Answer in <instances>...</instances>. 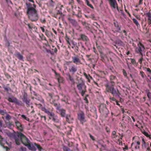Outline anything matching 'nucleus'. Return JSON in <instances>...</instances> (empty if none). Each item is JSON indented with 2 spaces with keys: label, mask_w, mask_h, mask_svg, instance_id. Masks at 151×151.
<instances>
[{
  "label": "nucleus",
  "mask_w": 151,
  "mask_h": 151,
  "mask_svg": "<svg viewBox=\"0 0 151 151\" xmlns=\"http://www.w3.org/2000/svg\"><path fill=\"white\" fill-rule=\"evenodd\" d=\"M27 8L26 14L32 22L36 21L38 19V16L37 11L36 9V6L35 4L32 5L29 2L26 3Z\"/></svg>",
  "instance_id": "nucleus-1"
},
{
  "label": "nucleus",
  "mask_w": 151,
  "mask_h": 151,
  "mask_svg": "<svg viewBox=\"0 0 151 151\" xmlns=\"http://www.w3.org/2000/svg\"><path fill=\"white\" fill-rule=\"evenodd\" d=\"M71 62L67 61L66 64L68 66V69L69 73L66 74V76L68 77V79L70 81L72 84L75 83V81L73 76L78 70L77 66L73 64H70Z\"/></svg>",
  "instance_id": "nucleus-2"
},
{
  "label": "nucleus",
  "mask_w": 151,
  "mask_h": 151,
  "mask_svg": "<svg viewBox=\"0 0 151 151\" xmlns=\"http://www.w3.org/2000/svg\"><path fill=\"white\" fill-rule=\"evenodd\" d=\"M14 138L16 144L18 145L20 144L21 141L23 145L27 147L30 143V142L29 139L21 133L15 134Z\"/></svg>",
  "instance_id": "nucleus-3"
},
{
  "label": "nucleus",
  "mask_w": 151,
  "mask_h": 151,
  "mask_svg": "<svg viewBox=\"0 0 151 151\" xmlns=\"http://www.w3.org/2000/svg\"><path fill=\"white\" fill-rule=\"evenodd\" d=\"M115 83L113 81L106 84L105 86L106 87V91L109 93H111L113 95H117L119 96L120 93L117 90L116 91L114 88Z\"/></svg>",
  "instance_id": "nucleus-4"
},
{
  "label": "nucleus",
  "mask_w": 151,
  "mask_h": 151,
  "mask_svg": "<svg viewBox=\"0 0 151 151\" xmlns=\"http://www.w3.org/2000/svg\"><path fill=\"white\" fill-rule=\"evenodd\" d=\"M145 49L144 45L139 42L135 49V52L136 53L142 55V52L144 51Z\"/></svg>",
  "instance_id": "nucleus-5"
},
{
  "label": "nucleus",
  "mask_w": 151,
  "mask_h": 151,
  "mask_svg": "<svg viewBox=\"0 0 151 151\" xmlns=\"http://www.w3.org/2000/svg\"><path fill=\"white\" fill-rule=\"evenodd\" d=\"M77 116L78 119L79 120L80 123L83 125V123L86 122L84 112L83 111H81L78 113Z\"/></svg>",
  "instance_id": "nucleus-6"
},
{
  "label": "nucleus",
  "mask_w": 151,
  "mask_h": 151,
  "mask_svg": "<svg viewBox=\"0 0 151 151\" xmlns=\"http://www.w3.org/2000/svg\"><path fill=\"white\" fill-rule=\"evenodd\" d=\"M8 100L9 102L14 103L19 106H22L23 104L22 101L19 100L14 96H12L11 97H9L8 99Z\"/></svg>",
  "instance_id": "nucleus-7"
},
{
  "label": "nucleus",
  "mask_w": 151,
  "mask_h": 151,
  "mask_svg": "<svg viewBox=\"0 0 151 151\" xmlns=\"http://www.w3.org/2000/svg\"><path fill=\"white\" fill-rule=\"evenodd\" d=\"M22 100L23 102L26 104V106L29 107L31 104L30 102V100L28 98L27 95L26 93H24L23 95Z\"/></svg>",
  "instance_id": "nucleus-8"
},
{
  "label": "nucleus",
  "mask_w": 151,
  "mask_h": 151,
  "mask_svg": "<svg viewBox=\"0 0 151 151\" xmlns=\"http://www.w3.org/2000/svg\"><path fill=\"white\" fill-rule=\"evenodd\" d=\"M111 7L118 10V6L116 0H107Z\"/></svg>",
  "instance_id": "nucleus-9"
},
{
  "label": "nucleus",
  "mask_w": 151,
  "mask_h": 151,
  "mask_svg": "<svg viewBox=\"0 0 151 151\" xmlns=\"http://www.w3.org/2000/svg\"><path fill=\"white\" fill-rule=\"evenodd\" d=\"M57 112L62 117H64L66 115V110L63 109H61V107H58L56 108Z\"/></svg>",
  "instance_id": "nucleus-10"
},
{
  "label": "nucleus",
  "mask_w": 151,
  "mask_h": 151,
  "mask_svg": "<svg viewBox=\"0 0 151 151\" xmlns=\"http://www.w3.org/2000/svg\"><path fill=\"white\" fill-rule=\"evenodd\" d=\"M64 15L63 14L61 10H56L55 11V14L53 15L52 16L55 17L56 18H58L60 19L61 17H63Z\"/></svg>",
  "instance_id": "nucleus-11"
},
{
  "label": "nucleus",
  "mask_w": 151,
  "mask_h": 151,
  "mask_svg": "<svg viewBox=\"0 0 151 151\" xmlns=\"http://www.w3.org/2000/svg\"><path fill=\"white\" fill-rule=\"evenodd\" d=\"M72 58L73 62L76 65H79L81 64V60L78 56H77L72 57Z\"/></svg>",
  "instance_id": "nucleus-12"
},
{
  "label": "nucleus",
  "mask_w": 151,
  "mask_h": 151,
  "mask_svg": "<svg viewBox=\"0 0 151 151\" xmlns=\"http://www.w3.org/2000/svg\"><path fill=\"white\" fill-rule=\"evenodd\" d=\"M80 37L78 39V40H82L85 42H87L89 40L88 37L84 34H81Z\"/></svg>",
  "instance_id": "nucleus-13"
},
{
  "label": "nucleus",
  "mask_w": 151,
  "mask_h": 151,
  "mask_svg": "<svg viewBox=\"0 0 151 151\" xmlns=\"http://www.w3.org/2000/svg\"><path fill=\"white\" fill-rule=\"evenodd\" d=\"M15 123L17 129L20 131H22L23 127L21 123L18 121H17L15 122Z\"/></svg>",
  "instance_id": "nucleus-14"
},
{
  "label": "nucleus",
  "mask_w": 151,
  "mask_h": 151,
  "mask_svg": "<svg viewBox=\"0 0 151 151\" xmlns=\"http://www.w3.org/2000/svg\"><path fill=\"white\" fill-rule=\"evenodd\" d=\"M143 69L144 70H146L148 72L147 73V77L151 79V70L150 68H148L143 67Z\"/></svg>",
  "instance_id": "nucleus-15"
},
{
  "label": "nucleus",
  "mask_w": 151,
  "mask_h": 151,
  "mask_svg": "<svg viewBox=\"0 0 151 151\" xmlns=\"http://www.w3.org/2000/svg\"><path fill=\"white\" fill-rule=\"evenodd\" d=\"M41 109L42 111H44L45 113L47 114L50 116H53L54 115V113H52L50 112L45 107H42L41 108Z\"/></svg>",
  "instance_id": "nucleus-16"
},
{
  "label": "nucleus",
  "mask_w": 151,
  "mask_h": 151,
  "mask_svg": "<svg viewBox=\"0 0 151 151\" xmlns=\"http://www.w3.org/2000/svg\"><path fill=\"white\" fill-rule=\"evenodd\" d=\"M146 16L148 17L147 23L149 25L151 24V13L149 11L146 14Z\"/></svg>",
  "instance_id": "nucleus-17"
},
{
  "label": "nucleus",
  "mask_w": 151,
  "mask_h": 151,
  "mask_svg": "<svg viewBox=\"0 0 151 151\" xmlns=\"http://www.w3.org/2000/svg\"><path fill=\"white\" fill-rule=\"evenodd\" d=\"M114 24L115 27L116 28V29L114 31V32H118L121 29L118 24L117 22H114Z\"/></svg>",
  "instance_id": "nucleus-18"
},
{
  "label": "nucleus",
  "mask_w": 151,
  "mask_h": 151,
  "mask_svg": "<svg viewBox=\"0 0 151 151\" xmlns=\"http://www.w3.org/2000/svg\"><path fill=\"white\" fill-rule=\"evenodd\" d=\"M149 146L148 143H146L145 142L144 139L143 138L142 139V148H146L147 147Z\"/></svg>",
  "instance_id": "nucleus-19"
},
{
  "label": "nucleus",
  "mask_w": 151,
  "mask_h": 151,
  "mask_svg": "<svg viewBox=\"0 0 151 151\" xmlns=\"http://www.w3.org/2000/svg\"><path fill=\"white\" fill-rule=\"evenodd\" d=\"M29 150L33 151H35L36 149L33 145H31L30 143L27 147Z\"/></svg>",
  "instance_id": "nucleus-20"
},
{
  "label": "nucleus",
  "mask_w": 151,
  "mask_h": 151,
  "mask_svg": "<svg viewBox=\"0 0 151 151\" xmlns=\"http://www.w3.org/2000/svg\"><path fill=\"white\" fill-rule=\"evenodd\" d=\"M15 56L20 60H22L23 59V56L19 52H17L15 54Z\"/></svg>",
  "instance_id": "nucleus-21"
},
{
  "label": "nucleus",
  "mask_w": 151,
  "mask_h": 151,
  "mask_svg": "<svg viewBox=\"0 0 151 151\" xmlns=\"http://www.w3.org/2000/svg\"><path fill=\"white\" fill-rule=\"evenodd\" d=\"M79 92L81 93V95L82 96H83L85 93L86 91V86H85V88L83 89L81 88V90H79Z\"/></svg>",
  "instance_id": "nucleus-22"
},
{
  "label": "nucleus",
  "mask_w": 151,
  "mask_h": 151,
  "mask_svg": "<svg viewBox=\"0 0 151 151\" xmlns=\"http://www.w3.org/2000/svg\"><path fill=\"white\" fill-rule=\"evenodd\" d=\"M145 92L147 93V96L149 99H151V93L150 92L149 89H146L145 90Z\"/></svg>",
  "instance_id": "nucleus-23"
},
{
  "label": "nucleus",
  "mask_w": 151,
  "mask_h": 151,
  "mask_svg": "<svg viewBox=\"0 0 151 151\" xmlns=\"http://www.w3.org/2000/svg\"><path fill=\"white\" fill-rule=\"evenodd\" d=\"M117 135L116 134V132L115 131H113L112 132L111 137L112 139H114L117 137Z\"/></svg>",
  "instance_id": "nucleus-24"
},
{
  "label": "nucleus",
  "mask_w": 151,
  "mask_h": 151,
  "mask_svg": "<svg viewBox=\"0 0 151 151\" xmlns=\"http://www.w3.org/2000/svg\"><path fill=\"white\" fill-rule=\"evenodd\" d=\"M68 20L71 23H72L73 25L76 24V22L75 20L72 19L70 18H68Z\"/></svg>",
  "instance_id": "nucleus-25"
},
{
  "label": "nucleus",
  "mask_w": 151,
  "mask_h": 151,
  "mask_svg": "<svg viewBox=\"0 0 151 151\" xmlns=\"http://www.w3.org/2000/svg\"><path fill=\"white\" fill-rule=\"evenodd\" d=\"M84 83H81L78 84L77 86V88L79 90H81V88H82L83 87L84 85Z\"/></svg>",
  "instance_id": "nucleus-26"
},
{
  "label": "nucleus",
  "mask_w": 151,
  "mask_h": 151,
  "mask_svg": "<svg viewBox=\"0 0 151 151\" xmlns=\"http://www.w3.org/2000/svg\"><path fill=\"white\" fill-rule=\"evenodd\" d=\"M99 110L100 112L103 114H105L106 113L105 112L107 110L106 108L105 107H104L103 109L100 108Z\"/></svg>",
  "instance_id": "nucleus-27"
},
{
  "label": "nucleus",
  "mask_w": 151,
  "mask_h": 151,
  "mask_svg": "<svg viewBox=\"0 0 151 151\" xmlns=\"http://www.w3.org/2000/svg\"><path fill=\"white\" fill-rule=\"evenodd\" d=\"M5 119L6 120L9 121L12 118V116L8 114H6L5 116Z\"/></svg>",
  "instance_id": "nucleus-28"
},
{
  "label": "nucleus",
  "mask_w": 151,
  "mask_h": 151,
  "mask_svg": "<svg viewBox=\"0 0 151 151\" xmlns=\"http://www.w3.org/2000/svg\"><path fill=\"white\" fill-rule=\"evenodd\" d=\"M34 145L37 147L39 151H41V150L42 149V147L39 144L34 143Z\"/></svg>",
  "instance_id": "nucleus-29"
},
{
  "label": "nucleus",
  "mask_w": 151,
  "mask_h": 151,
  "mask_svg": "<svg viewBox=\"0 0 151 151\" xmlns=\"http://www.w3.org/2000/svg\"><path fill=\"white\" fill-rule=\"evenodd\" d=\"M130 60L131 63L134 66L137 65V63L135 60L134 59L130 58Z\"/></svg>",
  "instance_id": "nucleus-30"
},
{
  "label": "nucleus",
  "mask_w": 151,
  "mask_h": 151,
  "mask_svg": "<svg viewBox=\"0 0 151 151\" xmlns=\"http://www.w3.org/2000/svg\"><path fill=\"white\" fill-rule=\"evenodd\" d=\"M139 73L142 78H144L147 77L145 73L143 71H140Z\"/></svg>",
  "instance_id": "nucleus-31"
},
{
  "label": "nucleus",
  "mask_w": 151,
  "mask_h": 151,
  "mask_svg": "<svg viewBox=\"0 0 151 151\" xmlns=\"http://www.w3.org/2000/svg\"><path fill=\"white\" fill-rule=\"evenodd\" d=\"M85 0L86 1V4L88 6H89V7H90V8H91L92 9H93L94 7H93V5L92 4H90L89 2L88 1V0Z\"/></svg>",
  "instance_id": "nucleus-32"
},
{
  "label": "nucleus",
  "mask_w": 151,
  "mask_h": 151,
  "mask_svg": "<svg viewBox=\"0 0 151 151\" xmlns=\"http://www.w3.org/2000/svg\"><path fill=\"white\" fill-rule=\"evenodd\" d=\"M54 73L56 75V77H57V79L58 80V82H59L60 78H62L60 77V74L57 73L55 71Z\"/></svg>",
  "instance_id": "nucleus-33"
},
{
  "label": "nucleus",
  "mask_w": 151,
  "mask_h": 151,
  "mask_svg": "<svg viewBox=\"0 0 151 151\" xmlns=\"http://www.w3.org/2000/svg\"><path fill=\"white\" fill-rule=\"evenodd\" d=\"M0 114L2 115H4L7 114V112L5 110L0 109Z\"/></svg>",
  "instance_id": "nucleus-34"
},
{
  "label": "nucleus",
  "mask_w": 151,
  "mask_h": 151,
  "mask_svg": "<svg viewBox=\"0 0 151 151\" xmlns=\"http://www.w3.org/2000/svg\"><path fill=\"white\" fill-rule=\"evenodd\" d=\"M132 21L133 22L136 24V25L138 27V26H139V24L138 22V21L137 20H136L135 19H132Z\"/></svg>",
  "instance_id": "nucleus-35"
},
{
  "label": "nucleus",
  "mask_w": 151,
  "mask_h": 151,
  "mask_svg": "<svg viewBox=\"0 0 151 151\" xmlns=\"http://www.w3.org/2000/svg\"><path fill=\"white\" fill-rule=\"evenodd\" d=\"M63 151H73L69 148L66 146H64L63 148Z\"/></svg>",
  "instance_id": "nucleus-36"
},
{
  "label": "nucleus",
  "mask_w": 151,
  "mask_h": 151,
  "mask_svg": "<svg viewBox=\"0 0 151 151\" xmlns=\"http://www.w3.org/2000/svg\"><path fill=\"white\" fill-rule=\"evenodd\" d=\"M83 75L84 76H85L86 78L87 79L88 78H90L91 79H92L93 78L91 76L89 75H87V74L85 72H84L83 73Z\"/></svg>",
  "instance_id": "nucleus-37"
},
{
  "label": "nucleus",
  "mask_w": 151,
  "mask_h": 151,
  "mask_svg": "<svg viewBox=\"0 0 151 151\" xmlns=\"http://www.w3.org/2000/svg\"><path fill=\"white\" fill-rule=\"evenodd\" d=\"M26 24L27 25L29 28V29L31 30H32L33 27V24L32 23L29 24L28 23L27 24Z\"/></svg>",
  "instance_id": "nucleus-38"
},
{
  "label": "nucleus",
  "mask_w": 151,
  "mask_h": 151,
  "mask_svg": "<svg viewBox=\"0 0 151 151\" xmlns=\"http://www.w3.org/2000/svg\"><path fill=\"white\" fill-rule=\"evenodd\" d=\"M72 48H74L75 50V52H78V49H79V47H78V45H77L76 46H72Z\"/></svg>",
  "instance_id": "nucleus-39"
},
{
  "label": "nucleus",
  "mask_w": 151,
  "mask_h": 151,
  "mask_svg": "<svg viewBox=\"0 0 151 151\" xmlns=\"http://www.w3.org/2000/svg\"><path fill=\"white\" fill-rule=\"evenodd\" d=\"M21 117L22 118H23L24 119H25L27 121H29V118L27 117L25 115H23V114L22 115Z\"/></svg>",
  "instance_id": "nucleus-40"
},
{
  "label": "nucleus",
  "mask_w": 151,
  "mask_h": 151,
  "mask_svg": "<svg viewBox=\"0 0 151 151\" xmlns=\"http://www.w3.org/2000/svg\"><path fill=\"white\" fill-rule=\"evenodd\" d=\"M53 104L55 107H56V109L59 107H61L59 104H58L54 102L53 103Z\"/></svg>",
  "instance_id": "nucleus-41"
},
{
  "label": "nucleus",
  "mask_w": 151,
  "mask_h": 151,
  "mask_svg": "<svg viewBox=\"0 0 151 151\" xmlns=\"http://www.w3.org/2000/svg\"><path fill=\"white\" fill-rule=\"evenodd\" d=\"M151 29V26H150L149 27H148L147 28H146L145 29L146 30V31L145 32V33H148L149 32V29Z\"/></svg>",
  "instance_id": "nucleus-42"
},
{
  "label": "nucleus",
  "mask_w": 151,
  "mask_h": 151,
  "mask_svg": "<svg viewBox=\"0 0 151 151\" xmlns=\"http://www.w3.org/2000/svg\"><path fill=\"white\" fill-rule=\"evenodd\" d=\"M65 39L67 41V43L69 44L70 45V43L69 42V38L68 37V36H66L65 37Z\"/></svg>",
  "instance_id": "nucleus-43"
},
{
  "label": "nucleus",
  "mask_w": 151,
  "mask_h": 151,
  "mask_svg": "<svg viewBox=\"0 0 151 151\" xmlns=\"http://www.w3.org/2000/svg\"><path fill=\"white\" fill-rule=\"evenodd\" d=\"M143 60V55H141V58L140 59H139L138 60V62H139V63L140 64H141L142 63V61Z\"/></svg>",
  "instance_id": "nucleus-44"
},
{
  "label": "nucleus",
  "mask_w": 151,
  "mask_h": 151,
  "mask_svg": "<svg viewBox=\"0 0 151 151\" xmlns=\"http://www.w3.org/2000/svg\"><path fill=\"white\" fill-rule=\"evenodd\" d=\"M4 90L7 91H8L11 90V88L9 87H4Z\"/></svg>",
  "instance_id": "nucleus-45"
},
{
  "label": "nucleus",
  "mask_w": 151,
  "mask_h": 151,
  "mask_svg": "<svg viewBox=\"0 0 151 151\" xmlns=\"http://www.w3.org/2000/svg\"><path fill=\"white\" fill-rule=\"evenodd\" d=\"M46 51L48 53H50L51 54V55L53 54V51H51L49 50H48L47 49H46Z\"/></svg>",
  "instance_id": "nucleus-46"
},
{
  "label": "nucleus",
  "mask_w": 151,
  "mask_h": 151,
  "mask_svg": "<svg viewBox=\"0 0 151 151\" xmlns=\"http://www.w3.org/2000/svg\"><path fill=\"white\" fill-rule=\"evenodd\" d=\"M123 74L124 76L125 77H127V74L126 71L124 69H123Z\"/></svg>",
  "instance_id": "nucleus-47"
},
{
  "label": "nucleus",
  "mask_w": 151,
  "mask_h": 151,
  "mask_svg": "<svg viewBox=\"0 0 151 151\" xmlns=\"http://www.w3.org/2000/svg\"><path fill=\"white\" fill-rule=\"evenodd\" d=\"M116 78V76H115L111 75L110 76V79L111 80H113L115 79Z\"/></svg>",
  "instance_id": "nucleus-48"
},
{
  "label": "nucleus",
  "mask_w": 151,
  "mask_h": 151,
  "mask_svg": "<svg viewBox=\"0 0 151 151\" xmlns=\"http://www.w3.org/2000/svg\"><path fill=\"white\" fill-rule=\"evenodd\" d=\"M145 136H146L147 137H148L150 139H151V137H150V135L147 132H146L145 135Z\"/></svg>",
  "instance_id": "nucleus-49"
},
{
  "label": "nucleus",
  "mask_w": 151,
  "mask_h": 151,
  "mask_svg": "<svg viewBox=\"0 0 151 151\" xmlns=\"http://www.w3.org/2000/svg\"><path fill=\"white\" fill-rule=\"evenodd\" d=\"M52 51H53V53H56L57 52V49L56 47H55L54 49H51Z\"/></svg>",
  "instance_id": "nucleus-50"
},
{
  "label": "nucleus",
  "mask_w": 151,
  "mask_h": 151,
  "mask_svg": "<svg viewBox=\"0 0 151 151\" xmlns=\"http://www.w3.org/2000/svg\"><path fill=\"white\" fill-rule=\"evenodd\" d=\"M51 116L52 117V120L54 122H56L57 120V116H55V115Z\"/></svg>",
  "instance_id": "nucleus-51"
},
{
  "label": "nucleus",
  "mask_w": 151,
  "mask_h": 151,
  "mask_svg": "<svg viewBox=\"0 0 151 151\" xmlns=\"http://www.w3.org/2000/svg\"><path fill=\"white\" fill-rule=\"evenodd\" d=\"M89 136L90 137V138L93 140L94 141L95 140V139L94 138V137L91 134L89 133Z\"/></svg>",
  "instance_id": "nucleus-52"
},
{
  "label": "nucleus",
  "mask_w": 151,
  "mask_h": 151,
  "mask_svg": "<svg viewBox=\"0 0 151 151\" xmlns=\"http://www.w3.org/2000/svg\"><path fill=\"white\" fill-rule=\"evenodd\" d=\"M40 22L42 23H45L46 22L45 19V18L43 19H41L40 20Z\"/></svg>",
  "instance_id": "nucleus-53"
},
{
  "label": "nucleus",
  "mask_w": 151,
  "mask_h": 151,
  "mask_svg": "<svg viewBox=\"0 0 151 151\" xmlns=\"http://www.w3.org/2000/svg\"><path fill=\"white\" fill-rule=\"evenodd\" d=\"M49 32H50L47 30H46L45 31V35L48 37L49 36Z\"/></svg>",
  "instance_id": "nucleus-54"
},
{
  "label": "nucleus",
  "mask_w": 151,
  "mask_h": 151,
  "mask_svg": "<svg viewBox=\"0 0 151 151\" xmlns=\"http://www.w3.org/2000/svg\"><path fill=\"white\" fill-rule=\"evenodd\" d=\"M110 99L112 101H116V99L114 98V97H110Z\"/></svg>",
  "instance_id": "nucleus-55"
},
{
  "label": "nucleus",
  "mask_w": 151,
  "mask_h": 151,
  "mask_svg": "<svg viewBox=\"0 0 151 151\" xmlns=\"http://www.w3.org/2000/svg\"><path fill=\"white\" fill-rule=\"evenodd\" d=\"M123 150H124V151H126L125 150H128V147L127 145H125V147L123 148Z\"/></svg>",
  "instance_id": "nucleus-56"
},
{
  "label": "nucleus",
  "mask_w": 151,
  "mask_h": 151,
  "mask_svg": "<svg viewBox=\"0 0 151 151\" xmlns=\"http://www.w3.org/2000/svg\"><path fill=\"white\" fill-rule=\"evenodd\" d=\"M40 117L42 119H44L45 121H46V117L45 116H40Z\"/></svg>",
  "instance_id": "nucleus-57"
},
{
  "label": "nucleus",
  "mask_w": 151,
  "mask_h": 151,
  "mask_svg": "<svg viewBox=\"0 0 151 151\" xmlns=\"http://www.w3.org/2000/svg\"><path fill=\"white\" fill-rule=\"evenodd\" d=\"M141 132L144 135L147 132H146L145 130H142L141 129Z\"/></svg>",
  "instance_id": "nucleus-58"
},
{
  "label": "nucleus",
  "mask_w": 151,
  "mask_h": 151,
  "mask_svg": "<svg viewBox=\"0 0 151 151\" xmlns=\"http://www.w3.org/2000/svg\"><path fill=\"white\" fill-rule=\"evenodd\" d=\"M147 149L146 151H151V150L149 147L148 146L147 147Z\"/></svg>",
  "instance_id": "nucleus-59"
},
{
  "label": "nucleus",
  "mask_w": 151,
  "mask_h": 151,
  "mask_svg": "<svg viewBox=\"0 0 151 151\" xmlns=\"http://www.w3.org/2000/svg\"><path fill=\"white\" fill-rule=\"evenodd\" d=\"M116 102V105H117L120 106H120V104H119V101H118L117 100H116V101H115Z\"/></svg>",
  "instance_id": "nucleus-60"
},
{
  "label": "nucleus",
  "mask_w": 151,
  "mask_h": 151,
  "mask_svg": "<svg viewBox=\"0 0 151 151\" xmlns=\"http://www.w3.org/2000/svg\"><path fill=\"white\" fill-rule=\"evenodd\" d=\"M40 28L41 29L42 32H45V29H44V28L43 27H40Z\"/></svg>",
  "instance_id": "nucleus-61"
},
{
  "label": "nucleus",
  "mask_w": 151,
  "mask_h": 151,
  "mask_svg": "<svg viewBox=\"0 0 151 151\" xmlns=\"http://www.w3.org/2000/svg\"><path fill=\"white\" fill-rule=\"evenodd\" d=\"M52 30L54 32V33L56 35L57 34V32L53 28H52Z\"/></svg>",
  "instance_id": "nucleus-62"
},
{
  "label": "nucleus",
  "mask_w": 151,
  "mask_h": 151,
  "mask_svg": "<svg viewBox=\"0 0 151 151\" xmlns=\"http://www.w3.org/2000/svg\"><path fill=\"white\" fill-rule=\"evenodd\" d=\"M49 96L51 99H52L53 96L51 93H49Z\"/></svg>",
  "instance_id": "nucleus-63"
},
{
  "label": "nucleus",
  "mask_w": 151,
  "mask_h": 151,
  "mask_svg": "<svg viewBox=\"0 0 151 151\" xmlns=\"http://www.w3.org/2000/svg\"><path fill=\"white\" fill-rule=\"evenodd\" d=\"M70 1V3L69 4H71L72 3H74V1L73 0H69Z\"/></svg>",
  "instance_id": "nucleus-64"
}]
</instances>
